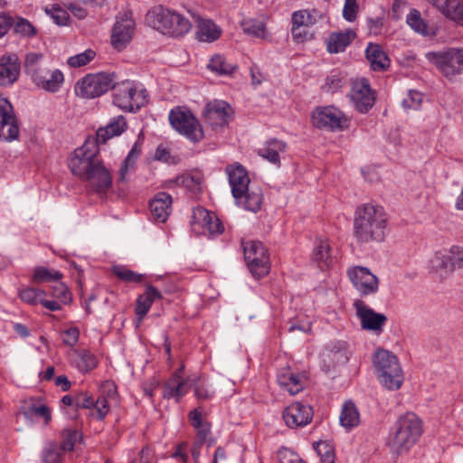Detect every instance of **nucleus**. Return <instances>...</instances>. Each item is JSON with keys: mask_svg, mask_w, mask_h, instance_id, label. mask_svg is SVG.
Here are the masks:
<instances>
[{"mask_svg": "<svg viewBox=\"0 0 463 463\" xmlns=\"http://www.w3.org/2000/svg\"><path fill=\"white\" fill-rule=\"evenodd\" d=\"M68 166L73 175L89 184L96 193H106L112 184V176L99 156V148L94 140H87L68 158Z\"/></svg>", "mask_w": 463, "mask_h": 463, "instance_id": "1", "label": "nucleus"}, {"mask_svg": "<svg viewBox=\"0 0 463 463\" xmlns=\"http://www.w3.org/2000/svg\"><path fill=\"white\" fill-rule=\"evenodd\" d=\"M388 214L378 204L364 203L354 216V236L359 243L382 242L387 233Z\"/></svg>", "mask_w": 463, "mask_h": 463, "instance_id": "2", "label": "nucleus"}, {"mask_svg": "<svg viewBox=\"0 0 463 463\" xmlns=\"http://www.w3.org/2000/svg\"><path fill=\"white\" fill-rule=\"evenodd\" d=\"M225 173L237 205L252 213L260 210L262 191L259 187L250 188V180L245 167L240 163L230 164L225 167Z\"/></svg>", "mask_w": 463, "mask_h": 463, "instance_id": "3", "label": "nucleus"}, {"mask_svg": "<svg viewBox=\"0 0 463 463\" xmlns=\"http://www.w3.org/2000/svg\"><path fill=\"white\" fill-rule=\"evenodd\" d=\"M422 434L421 420L411 412L401 416L393 432L388 438L387 446L395 454L407 452Z\"/></svg>", "mask_w": 463, "mask_h": 463, "instance_id": "4", "label": "nucleus"}, {"mask_svg": "<svg viewBox=\"0 0 463 463\" xmlns=\"http://www.w3.org/2000/svg\"><path fill=\"white\" fill-rule=\"evenodd\" d=\"M146 20L155 29L172 37L184 36L192 27L191 22L183 14L161 5L149 11Z\"/></svg>", "mask_w": 463, "mask_h": 463, "instance_id": "5", "label": "nucleus"}, {"mask_svg": "<svg viewBox=\"0 0 463 463\" xmlns=\"http://www.w3.org/2000/svg\"><path fill=\"white\" fill-rule=\"evenodd\" d=\"M373 364L381 383L388 390H398L403 383V373L397 357L387 350H378Z\"/></svg>", "mask_w": 463, "mask_h": 463, "instance_id": "6", "label": "nucleus"}, {"mask_svg": "<svg viewBox=\"0 0 463 463\" xmlns=\"http://www.w3.org/2000/svg\"><path fill=\"white\" fill-rule=\"evenodd\" d=\"M148 92L134 81H122L115 84L113 103L125 111H137L148 102Z\"/></svg>", "mask_w": 463, "mask_h": 463, "instance_id": "7", "label": "nucleus"}, {"mask_svg": "<svg viewBox=\"0 0 463 463\" xmlns=\"http://www.w3.org/2000/svg\"><path fill=\"white\" fill-rule=\"evenodd\" d=\"M115 75L113 73H90L78 80L74 90L77 96L83 99H94L114 89Z\"/></svg>", "mask_w": 463, "mask_h": 463, "instance_id": "8", "label": "nucleus"}, {"mask_svg": "<svg viewBox=\"0 0 463 463\" xmlns=\"http://www.w3.org/2000/svg\"><path fill=\"white\" fill-rule=\"evenodd\" d=\"M244 259L247 266L256 279L267 276L270 269L268 250L259 241H241Z\"/></svg>", "mask_w": 463, "mask_h": 463, "instance_id": "9", "label": "nucleus"}, {"mask_svg": "<svg viewBox=\"0 0 463 463\" xmlns=\"http://www.w3.org/2000/svg\"><path fill=\"white\" fill-rule=\"evenodd\" d=\"M168 118L172 128L191 141L199 142L203 138L202 126L190 110L175 108L171 109Z\"/></svg>", "mask_w": 463, "mask_h": 463, "instance_id": "10", "label": "nucleus"}, {"mask_svg": "<svg viewBox=\"0 0 463 463\" xmlns=\"http://www.w3.org/2000/svg\"><path fill=\"white\" fill-rule=\"evenodd\" d=\"M427 58L437 66L446 78H452L463 71V49H450L443 52H429Z\"/></svg>", "mask_w": 463, "mask_h": 463, "instance_id": "11", "label": "nucleus"}, {"mask_svg": "<svg viewBox=\"0 0 463 463\" xmlns=\"http://www.w3.org/2000/svg\"><path fill=\"white\" fill-rule=\"evenodd\" d=\"M313 125L317 128L341 131L347 127L348 119L334 106L318 107L312 113Z\"/></svg>", "mask_w": 463, "mask_h": 463, "instance_id": "12", "label": "nucleus"}, {"mask_svg": "<svg viewBox=\"0 0 463 463\" xmlns=\"http://www.w3.org/2000/svg\"><path fill=\"white\" fill-rule=\"evenodd\" d=\"M347 276L361 297L375 294L379 289L378 278L366 267H352L348 269Z\"/></svg>", "mask_w": 463, "mask_h": 463, "instance_id": "13", "label": "nucleus"}, {"mask_svg": "<svg viewBox=\"0 0 463 463\" xmlns=\"http://www.w3.org/2000/svg\"><path fill=\"white\" fill-rule=\"evenodd\" d=\"M432 269L440 277L452 273L456 268L463 267V249L453 246L448 251H439L431 260Z\"/></svg>", "mask_w": 463, "mask_h": 463, "instance_id": "14", "label": "nucleus"}, {"mask_svg": "<svg viewBox=\"0 0 463 463\" xmlns=\"http://www.w3.org/2000/svg\"><path fill=\"white\" fill-rule=\"evenodd\" d=\"M135 29L136 24L131 12L118 14L112 31V45L118 50L124 48L132 40Z\"/></svg>", "mask_w": 463, "mask_h": 463, "instance_id": "15", "label": "nucleus"}, {"mask_svg": "<svg viewBox=\"0 0 463 463\" xmlns=\"http://www.w3.org/2000/svg\"><path fill=\"white\" fill-rule=\"evenodd\" d=\"M353 306L355 309L357 317L360 319L363 329L372 331L376 334L382 333L387 321L385 315L375 312L361 299L354 300Z\"/></svg>", "mask_w": 463, "mask_h": 463, "instance_id": "16", "label": "nucleus"}, {"mask_svg": "<svg viewBox=\"0 0 463 463\" xmlns=\"http://www.w3.org/2000/svg\"><path fill=\"white\" fill-rule=\"evenodd\" d=\"M19 137L18 120L7 99L0 97V139L13 141Z\"/></svg>", "mask_w": 463, "mask_h": 463, "instance_id": "17", "label": "nucleus"}, {"mask_svg": "<svg viewBox=\"0 0 463 463\" xmlns=\"http://www.w3.org/2000/svg\"><path fill=\"white\" fill-rule=\"evenodd\" d=\"M349 97L354 108L361 113L367 112L375 102V94L365 79L353 82Z\"/></svg>", "mask_w": 463, "mask_h": 463, "instance_id": "18", "label": "nucleus"}, {"mask_svg": "<svg viewBox=\"0 0 463 463\" xmlns=\"http://www.w3.org/2000/svg\"><path fill=\"white\" fill-rule=\"evenodd\" d=\"M191 224L194 232H199L197 227L202 228L203 233H208L210 236L221 234L224 231V227L218 217L203 207L194 209Z\"/></svg>", "mask_w": 463, "mask_h": 463, "instance_id": "19", "label": "nucleus"}, {"mask_svg": "<svg viewBox=\"0 0 463 463\" xmlns=\"http://www.w3.org/2000/svg\"><path fill=\"white\" fill-rule=\"evenodd\" d=\"M282 418L286 425L295 429L307 425L313 418L312 407L301 402H293L283 411Z\"/></svg>", "mask_w": 463, "mask_h": 463, "instance_id": "20", "label": "nucleus"}, {"mask_svg": "<svg viewBox=\"0 0 463 463\" xmlns=\"http://www.w3.org/2000/svg\"><path fill=\"white\" fill-rule=\"evenodd\" d=\"M232 114V108L222 100L208 102L203 110V118L207 124L213 128L223 127L228 124Z\"/></svg>", "mask_w": 463, "mask_h": 463, "instance_id": "21", "label": "nucleus"}, {"mask_svg": "<svg viewBox=\"0 0 463 463\" xmlns=\"http://www.w3.org/2000/svg\"><path fill=\"white\" fill-rule=\"evenodd\" d=\"M21 62L15 53L5 54L0 58V86L13 85L19 78Z\"/></svg>", "mask_w": 463, "mask_h": 463, "instance_id": "22", "label": "nucleus"}, {"mask_svg": "<svg viewBox=\"0 0 463 463\" xmlns=\"http://www.w3.org/2000/svg\"><path fill=\"white\" fill-rule=\"evenodd\" d=\"M32 80L38 88L47 92L55 93L61 88L64 82V75L58 69L53 71L43 69Z\"/></svg>", "mask_w": 463, "mask_h": 463, "instance_id": "23", "label": "nucleus"}, {"mask_svg": "<svg viewBox=\"0 0 463 463\" xmlns=\"http://www.w3.org/2000/svg\"><path fill=\"white\" fill-rule=\"evenodd\" d=\"M184 366L177 369L163 387V396L166 399H180L188 392V380L183 379Z\"/></svg>", "mask_w": 463, "mask_h": 463, "instance_id": "24", "label": "nucleus"}, {"mask_svg": "<svg viewBox=\"0 0 463 463\" xmlns=\"http://www.w3.org/2000/svg\"><path fill=\"white\" fill-rule=\"evenodd\" d=\"M162 298L163 296L161 292L155 287L152 285H147L146 287L145 292L138 296L135 307L137 327L140 326L153 303L157 299H161Z\"/></svg>", "mask_w": 463, "mask_h": 463, "instance_id": "25", "label": "nucleus"}, {"mask_svg": "<svg viewBox=\"0 0 463 463\" xmlns=\"http://www.w3.org/2000/svg\"><path fill=\"white\" fill-rule=\"evenodd\" d=\"M172 197L166 193H158L151 200L149 209L155 222H165L172 210Z\"/></svg>", "mask_w": 463, "mask_h": 463, "instance_id": "26", "label": "nucleus"}, {"mask_svg": "<svg viewBox=\"0 0 463 463\" xmlns=\"http://www.w3.org/2000/svg\"><path fill=\"white\" fill-rule=\"evenodd\" d=\"M445 17L463 26V4L459 0H428Z\"/></svg>", "mask_w": 463, "mask_h": 463, "instance_id": "27", "label": "nucleus"}, {"mask_svg": "<svg viewBox=\"0 0 463 463\" xmlns=\"http://www.w3.org/2000/svg\"><path fill=\"white\" fill-rule=\"evenodd\" d=\"M305 377L294 373L289 368H283L278 374V383L281 388L291 395H296L304 389Z\"/></svg>", "mask_w": 463, "mask_h": 463, "instance_id": "28", "label": "nucleus"}, {"mask_svg": "<svg viewBox=\"0 0 463 463\" xmlns=\"http://www.w3.org/2000/svg\"><path fill=\"white\" fill-rule=\"evenodd\" d=\"M143 141L144 138L139 135L120 166L117 179L118 184H125L128 181V172L135 169L136 162L142 153Z\"/></svg>", "mask_w": 463, "mask_h": 463, "instance_id": "29", "label": "nucleus"}, {"mask_svg": "<svg viewBox=\"0 0 463 463\" xmlns=\"http://www.w3.org/2000/svg\"><path fill=\"white\" fill-rule=\"evenodd\" d=\"M365 57L374 71H386L390 66V59L378 43H368Z\"/></svg>", "mask_w": 463, "mask_h": 463, "instance_id": "30", "label": "nucleus"}, {"mask_svg": "<svg viewBox=\"0 0 463 463\" xmlns=\"http://www.w3.org/2000/svg\"><path fill=\"white\" fill-rule=\"evenodd\" d=\"M197 24V37L201 42L212 43L221 36L222 30L209 19H203L200 15L194 16Z\"/></svg>", "mask_w": 463, "mask_h": 463, "instance_id": "31", "label": "nucleus"}, {"mask_svg": "<svg viewBox=\"0 0 463 463\" xmlns=\"http://www.w3.org/2000/svg\"><path fill=\"white\" fill-rule=\"evenodd\" d=\"M127 128V122L123 116H118L109 124L104 128H99L97 130L96 139L94 140L98 145L104 144L109 138L119 136Z\"/></svg>", "mask_w": 463, "mask_h": 463, "instance_id": "32", "label": "nucleus"}, {"mask_svg": "<svg viewBox=\"0 0 463 463\" xmlns=\"http://www.w3.org/2000/svg\"><path fill=\"white\" fill-rule=\"evenodd\" d=\"M355 37L356 33L350 29L345 32L333 33L327 40V51L331 53L344 52Z\"/></svg>", "mask_w": 463, "mask_h": 463, "instance_id": "33", "label": "nucleus"}, {"mask_svg": "<svg viewBox=\"0 0 463 463\" xmlns=\"http://www.w3.org/2000/svg\"><path fill=\"white\" fill-rule=\"evenodd\" d=\"M286 144L283 141L277 138H272L268 140L265 146L258 150V154L270 163L279 165V154L284 152Z\"/></svg>", "mask_w": 463, "mask_h": 463, "instance_id": "34", "label": "nucleus"}, {"mask_svg": "<svg viewBox=\"0 0 463 463\" xmlns=\"http://www.w3.org/2000/svg\"><path fill=\"white\" fill-rule=\"evenodd\" d=\"M207 67L211 71L220 76H231L238 69L237 65L229 62L227 59L221 54L213 55Z\"/></svg>", "mask_w": 463, "mask_h": 463, "instance_id": "35", "label": "nucleus"}, {"mask_svg": "<svg viewBox=\"0 0 463 463\" xmlns=\"http://www.w3.org/2000/svg\"><path fill=\"white\" fill-rule=\"evenodd\" d=\"M64 454L57 441L48 440L42 450L41 458L43 463H61Z\"/></svg>", "mask_w": 463, "mask_h": 463, "instance_id": "36", "label": "nucleus"}, {"mask_svg": "<svg viewBox=\"0 0 463 463\" xmlns=\"http://www.w3.org/2000/svg\"><path fill=\"white\" fill-rule=\"evenodd\" d=\"M339 419L341 425L346 429H352L359 424L360 416L354 402L344 403Z\"/></svg>", "mask_w": 463, "mask_h": 463, "instance_id": "37", "label": "nucleus"}, {"mask_svg": "<svg viewBox=\"0 0 463 463\" xmlns=\"http://www.w3.org/2000/svg\"><path fill=\"white\" fill-rule=\"evenodd\" d=\"M60 437L61 440L59 445L65 453L73 451L75 445L83 439L82 434L72 428L63 429L61 431Z\"/></svg>", "mask_w": 463, "mask_h": 463, "instance_id": "38", "label": "nucleus"}, {"mask_svg": "<svg viewBox=\"0 0 463 463\" xmlns=\"http://www.w3.org/2000/svg\"><path fill=\"white\" fill-rule=\"evenodd\" d=\"M330 246L327 241L321 240L314 249L313 260L321 269L327 268L331 261Z\"/></svg>", "mask_w": 463, "mask_h": 463, "instance_id": "39", "label": "nucleus"}, {"mask_svg": "<svg viewBox=\"0 0 463 463\" xmlns=\"http://www.w3.org/2000/svg\"><path fill=\"white\" fill-rule=\"evenodd\" d=\"M75 364L81 373H88L98 365L96 356L88 350L75 351Z\"/></svg>", "mask_w": 463, "mask_h": 463, "instance_id": "40", "label": "nucleus"}, {"mask_svg": "<svg viewBox=\"0 0 463 463\" xmlns=\"http://www.w3.org/2000/svg\"><path fill=\"white\" fill-rule=\"evenodd\" d=\"M18 296L24 303L37 306L42 302V298L46 297V292L41 288L26 287L19 289Z\"/></svg>", "mask_w": 463, "mask_h": 463, "instance_id": "41", "label": "nucleus"}, {"mask_svg": "<svg viewBox=\"0 0 463 463\" xmlns=\"http://www.w3.org/2000/svg\"><path fill=\"white\" fill-rule=\"evenodd\" d=\"M62 278V274L54 269L45 267H36L33 270L32 282L34 284H42L52 281H58Z\"/></svg>", "mask_w": 463, "mask_h": 463, "instance_id": "42", "label": "nucleus"}, {"mask_svg": "<svg viewBox=\"0 0 463 463\" xmlns=\"http://www.w3.org/2000/svg\"><path fill=\"white\" fill-rule=\"evenodd\" d=\"M346 84V79L342 73H332L325 79V83L321 89L326 93H335Z\"/></svg>", "mask_w": 463, "mask_h": 463, "instance_id": "43", "label": "nucleus"}, {"mask_svg": "<svg viewBox=\"0 0 463 463\" xmlns=\"http://www.w3.org/2000/svg\"><path fill=\"white\" fill-rule=\"evenodd\" d=\"M314 449L318 454L321 463H335V447L329 441H319L314 443Z\"/></svg>", "mask_w": 463, "mask_h": 463, "instance_id": "44", "label": "nucleus"}, {"mask_svg": "<svg viewBox=\"0 0 463 463\" xmlns=\"http://www.w3.org/2000/svg\"><path fill=\"white\" fill-rule=\"evenodd\" d=\"M95 57L96 52L92 49H87L83 52L69 57L67 64L71 68H80L89 64L95 59Z\"/></svg>", "mask_w": 463, "mask_h": 463, "instance_id": "45", "label": "nucleus"}, {"mask_svg": "<svg viewBox=\"0 0 463 463\" xmlns=\"http://www.w3.org/2000/svg\"><path fill=\"white\" fill-rule=\"evenodd\" d=\"M43 59V54L39 52H30L26 55L24 60V71L27 75L33 79L38 72L43 70L40 66V61Z\"/></svg>", "mask_w": 463, "mask_h": 463, "instance_id": "46", "label": "nucleus"}, {"mask_svg": "<svg viewBox=\"0 0 463 463\" xmlns=\"http://www.w3.org/2000/svg\"><path fill=\"white\" fill-rule=\"evenodd\" d=\"M113 273L118 279L127 283H139L143 279L142 274H138L124 266L114 267Z\"/></svg>", "mask_w": 463, "mask_h": 463, "instance_id": "47", "label": "nucleus"}, {"mask_svg": "<svg viewBox=\"0 0 463 463\" xmlns=\"http://www.w3.org/2000/svg\"><path fill=\"white\" fill-rule=\"evenodd\" d=\"M406 21L409 26L415 32L421 34L428 33V25L421 18L420 13L418 10L412 9L407 15Z\"/></svg>", "mask_w": 463, "mask_h": 463, "instance_id": "48", "label": "nucleus"}, {"mask_svg": "<svg viewBox=\"0 0 463 463\" xmlns=\"http://www.w3.org/2000/svg\"><path fill=\"white\" fill-rule=\"evenodd\" d=\"M13 25L14 33L22 36L31 37L36 34L33 25L24 18H17L16 22L14 21Z\"/></svg>", "mask_w": 463, "mask_h": 463, "instance_id": "49", "label": "nucleus"}, {"mask_svg": "<svg viewBox=\"0 0 463 463\" xmlns=\"http://www.w3.org/2000/svg\"><path fill=\"white\" fill-rule=\"evenodd\" d=\"M315 23V18L307 10H299L292 14V26L307 27Z\"/></svg>", "mask_w": 463, "mask_h": 463, "instance_id": "50", "label": "nucleus"}, {"mask_svg": "<svg viewBox=\"0 0 463 463\" xmlns=\"http://www.w3.org/2000/svg\"><path fill=\"white\" fill-rule=\"evenodd\" d=\"M243 31L255 37H263L265 33V25L260 21H246L242 24Z\"/></svg>", "mask_w": 463, "mask_h": 463, "instance_id": "51", "label": "nucleus"}, {"mask_svg": "<svg viewBox=\"0 0 463 463\" xmlns=\"http://www.w3.org/2000/svg\"><path fill=\"white\" fill-rule=\"evenodd\" d=\"M194 429L196 430V437L198 442H206L208 447L212 446L214 443L213 439L210 437L211 424L208 421L199 425L198 427H194Z\"/></svg>", "mask_w": 463, "mask_h": 463, "instance_id": "52", "label": "nucleus"}, {"mask_svg": "<svg viewBox=\"0 0 463 463\" xmlns=\"http://www.w3.org/2000/svg\"><path fill=\"white\" fill-rule=\"evenodd\" d=\"M422 101V94L416 90H410L408 97L402 100V107L405 109H418Z\"/></svg>", "mask_w": 463, "mask_h": 463, "instance_id": "53", "label": "nucleus"}, {"mask_svg": "<svg viewBox=\"0 0 463 463\" xmlns=\"http://www.w3.org/2000/svg\"><path fill=\"white\" fill-rule=\"evenodd\" d=\"M279 463H306L297 453L288 449H281L278 451Z\"/></svg>", "mask_w": 463, "mask_h": 463, "instance_id": "54", "label": "nucleus"}, {"mask_svg": "<svg viewBox=\"0 0 463 463\" xmlns=\"http://www.w3.org/2000/svg\"><path fill=\"white\" fill-rule=\"evenodd\" d=\"M358 9L357 0H345L344 18L348 22H354L357 17Z\"/></svg>", "mask_w": 463, "mask_h": 463, "instance_id": "55", "label": "nucleus"}, {"mask_svg": "<svg viewBox=\"0 0 463 463\" xmlns=\"http://www.w3.org/2000/svg\"><path fill=\"white\" fill-rule=\"evenodd\" d=\"M58 25H66L70 19L68 12L59 5H53L48 12Z\"/></svg>", "mask_w": 463, "mask_h": 463, "instance_id": "56", "label": "nucleus"}, {"mask_svg": "<svg viewBox=\"0 0 463 463\" xmlns=\"http://www.w3.org/2000/svg\"><path fill=\"white\" fill-rule=\"evenodd\" d=\"M52 295L53 298L59 299L63 304L69 303L71 298L68 288L63 283H59L57 286H55L52 289Z\"/></svg>", "mask_w": 463, "mask_h": 463, "instance_id": "57", "label": "nucleus"}, {"mask_svg": "<svg viewBox=\"0 0 463 463\" xmlns=\"http://www.w3.org/2000/svg\"><path fill=\"white\" fill-rule=\"evenodd\" d=\"M366 24L369 33L373 35H378L381 33L383 26V18L382 16L368 17Z\"/></svg>", "mask_w": 463, "mask_h": 463, "instance_id": "58", "label": "nucleus"}, {"mask_svg": "<svg viewBox=\"0 0 463 463\" xmlns=\"http://www.w3.org/2000/svg\"><path fill=\"white\" fill-rule=\"evenodd\" d=\"M94 405L92 396L88 393L80 392L75 395V407L82 409H90Z\"/></svg>", "mask_w": 463, "mask_h": 463, "instance_id": "59", "label": "nucleus"}, {"mask_svg": "<svg viewBox=\"0 0 463 463\" xmlns=\"http://www.w3.org/2000/svg\"><path fill=\"white\" fill-rule=\"evenodd\" d=\"M80 336V331L77 327H71L64 331L63 333V343L68 346H74Z\"/></svg>", "mask_w": 463, "mask_h": 463, "instance_id": "60", "label": "nucleus"}, {"mask_svg": "<svg viewBox=\"0 0 463 463\" xmlns=\"http://www.w3.org/2000/svg\"><path fill=\"white\" fill-rule=\"evenodd\" d=\"M92 407L95 408L99 420H102L109 411L108 400L103 396L99 397Z\"/></svg>", "mask_w": 463, "mask_h": 463, "instance_id": "61", "label": "nucleus"}, {"mask_svg": "<svg viewBox=\"0 0 463 463\" xmlns=\"http://www.w3.org/2000/svg\"><path fill=\"white\" fill-rule=\"evenodd\" d=\"M14 24V19L6 13L0 14V38L10 30Z\"/></svg>", "mask_w": 463, "mask_h": 463, "instance_id": "62", "label": "nucleus"}, {"mask_svg": "<svg viewBox=\"0 0 463 463\" xmlns=\"http://www.w3.org/2000/svg\"><path fill=\"white\" fill-rule=\"evenodd\" d=\"M213 394L214 392L204 385H196L194 387V395L200 401L209 400L213 396Z\"/></svg>", "mask_w": 463, "mask_h": 463, "instance_id": "63", "label": "nucleus"}, {"mask_svg": "<svg viewBox=\"0 0 463 463\" xmlns=\"http://www.w3.org/2000/svg\"><path fill=\"white\" fill-rule=\"evenodd\" d=\"M188 418L191 422V425L194 428L198 427L199 425L206 422V421H203V420L201 408H196V409L191 411L188 414Z\"/></svg>", "mask_w": 463, "mask_h": 463, "instance_id": "64", "label": "nucleus"}]
</instances>
